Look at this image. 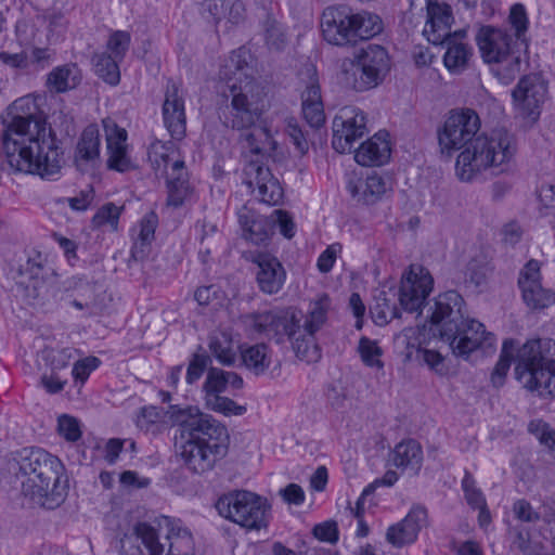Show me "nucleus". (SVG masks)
<instances>
[{
    "mask_svg": "<svg viewBox=\"0 0 555 555\" xmlns=\"http://www.w3.org/2000/svg\"><path fill=\"white\" fill-rule=\"evenodd\" d=\"M479 116L473 109L453 111L438 130L440 152L451 156L460 151L455 175L462 182H472L488 169L504 171L517 147L514 137L505 130L476 137Z\"/></svg>",
    "mask_w": 555,
    "mask_h": 555,
    "instance_id": "f257e3e1",
    "label": "nucleus"
},
{
    "mask_svg": "<svg viewBox=\"0 0 555 555\" xmlns=\"http://www.w3.org/2000/svg\"><path fill=\"white\" fill-rule=\"evenodd\" d=\"M13 117L2 135L10 167L18 172L54 179L62 168V151L50 127L36 116L37 105L23 96L11 106Z\"/></svg>",
    "mask_w": 555,
    "mask_h": 555,
    "instance_id": "f03ea898",
    "label": "nucleus"
},
{
    "mask_svg": "<svg viewBox=\"0 0 555 555\" xmlns=\"http://www.w3.org/2000/svg\"><path fill=\"white\" fill-rule=\"evenodd\" d=\"M248 52L233 51L220 69V78L229 85L231 102L227 122L232 129L254 127L269 106L266 88L254 77Z\"/></svg>",
    "mask_w": 555,
    "mask_h": 555,
    "instance_id": "7ed1b4c3",
    "label": "nucleus"
},
{
    "mask_svg": "<svg viewBox=\"0 0 555 555\" xmlns=\"http://www.w3.org/2000/svg\"><path fill=\"white\" fill-rule=\"evenodd\" d=\"M178 421L184 439L180 446V455L184 464L196 474L210 470L217 460L227 452V427L194 406L179 411Z\"/></svg>",
    "mask_w": 555,
    "mask_h": 555,
    "instance_id": "20e7f679",
    "label": "nucleus"
},
{
    "mask_svg": "<svg viewBox=\"0 0 555 555\" xmlns=\"http://www.w3.org/2000/svg\"><path fill=\"white\" fill-rule=\"evenodd\" d=\"M22 492L34 504L53 509L66 494L62 477L65 470L56 456L41 448L24 450L20 460Z\"/></svg>",
    "mask_w": 555,
    "mask_h": 555,
    "instance_id": "39448f33",
    "label": "nucleus"
},
{
    "mask_svg": "<svg viewBox=\"0 0 555 555\" xmlns=\"http://www.w3.org/2000/svg\"><path fill=\"white\" fill-rule=\"evenodd\" d=\"M320 28L327 43L349 47L380 34L383 22L374 13L366 11L354 13L348 7L332 5L322 12Z\"/></svg>",
    "mask_w": 555,
    "mask_h": 555,
    "instance_id": "423d86ee",
    "label": "nucleus"
},
{
    "mask_svg": "<svg viewBox=\"0 0 555 555\" xmlns=\"http://www.w3.org/2000/svg\"><path fill=\"white\" fill-rule=\"evenodd\" d=\"M516 378L529 390L555 395V340H528L517 350Z\"/></svg>",
    "mask_w": 555,
    "mask_h": 555,
    "instance_id": "0eeeda50",
    "label": "nucleus"
},
{
    "mask_svg": "<svg viewBox=\"0 0 555 555\" xmlns=\"http://www.w3.org/2000/svg\"><path fill=\"white\" fill-rule=\"evenodd\" d=\"M391 69L386 48L370 43L340 63V80L349 89L364 92L380 86Z\"/></svg>",
    "mask_w": 555,
    "mask_h": 555,
    "instance_id": "6e6552de",
    "label": "nucleus"
},
{
    "mask_svg": "<svg viewBox=\"0 0 555 555\" xmlns=\"http://www.w3.org/2000/svg\"><path fill=\"white\" fill-rule=\"evenodd\" d=\"M218 514L247 530L266 528L270 505L267 500L247 490H232L216 502Z\"/></svg>",
    "mask_w": 555,
    "mask_h": 555,
    "instance_id": "1a4fd4ad",
    "label": "nucleus"
},
{
    "mask_svg": "<svg viewBox=\"0 0 555 555\" xmlns=\"http://www.w3.org/2000/svg\"><path fill=\"white\" fill-rule=\"evenodd\" d=\"M247 328L273 339L276 344L289 341L296 357L300 359L298 317L294 309H274L248 313L243 317Z\"/></svg>",
    "mask_w": 555,
    "mask_h": 555,
    "instance_id": "9d476101",
    "label": "nucleus"
},
{
    "mask_svg": "<svg viewBox=\"0 0 555 555\" xmlns=\"http://www.w3.org/2000/svg\"><path fill=\"white\" fill-rule=\"evenodd\" d=\"M331 309L330 296L321 294L310 301L302 324L298 318L300 360L312 363L321 358L315 334L326 324Z\"/></svg>",
    "mask_w": 555,
    "mask_h": 555,
    "instance_id": "9b49d317",
    "label": "nucleus"
},
{
    "mask_svg": "<svg viewBox=\"0 0 555 555\" xmlns=\"http://www.w3.org/2000/svg\"><path fill=\"white\" fill-rule=\"evenodd\" d=\"M430 310L429 332L434 336L438 333L441 339H450L460 332L466 310L464 299L457 292L448 291L438 295Z\"/></svg>",
    "mask_w": 555,
    "mask_h": 555,
    "instance_id": "f8f14e48",
    "label": "nucleus"
},
{
    "mask_svg": "<svg viewBox=\"0 0 555 555\" xmlns=\"http://www.w3.org/2000/svg\"><path fill=\"white\" fill-rule=\"evenodd\" d=\"M332 146L340 154L350 152L354 142L369 131L367 115L361 108L349 105L341 107L333 119Z\"/></svg>",
    "mask_w": 555,
    "mask_h": 555,
    "instance_id": "ddd939ff",
    "label": "nucleus"
},
{
    "mask_svg": "<svg viewBox=\"0 0 555 555\" xmlns=\"http://www.w3.org/2000/svg\"><path fill=\"white\" fill-rule=\"evenodd\" d=\"M166 163L162 166L160 172L166 176L167 183V205L178 208L193 197V186L189 181V173L184 160L181 158L180 153L173 143Z\"/></svg>",
    "mask_w": 555,
    "mask_h": 555,
    "instance_id": "4468645a",
    "label": "nucleus"
},
{
    "mask_svg": "<svg viewBox=\"0 0 555 555\" xmlns=\"http://www.w3.org/2000/svg\"><path fill=\"white\" fill-rule=\"evenodd\" d=\"M106 147V167L117 172H127L134 168L127 130L112 117L102 119Z\"/></svg>",
    "mask_w": 555,
    "mask_h": 555,
    "instance_id": "2eb2a0df",
    "label": "nucleus"
},
{
    "mask_svg": "<svg viewBox=\"0 0 555 555\" xmlns=\"http://www.w3.org/2000/svg\"><path fill=\"white\" fill-rule=\"evenodd\" d=\"M517 113L524 118L537 120L547 95V82L539 74L522 77L513 90Z\"/></svg>",
    "mask_w": 555,
    "mask_h": 555,
    "instance_id": "dca6fc26",
    "label": "nucleus"
},
{
    "mask_svg": "<svg viewBox=\"0 0 555 555\" xmlns=\"http://www.w3.org/2000/svg\"><path fill=\"white\" fill-rule=\"evenodd\" d=\"M452 351L456 356H468L470 352L481 349L485 352L493 351L496 338L493 333L487 332L482 323L465 317L460 323V332L450 339Z\"/></svg>",
    "mask_w": 555,
    "mask_h": 555,
    "instance_id": "f3484780",
    "label": "nucleus"
},
{
    "mask_svg": "<svg viewBox=\"0 0 555 555\" xmlns=\"http://www.w3.org/2000/svg\"><path fill=\"white\" fill-rule=\"evenodd\" d=\"M434 280L427 269L418 264H412L402 276L399 301L408 312H417L429 296Z\"/></svg>",
    "mask_w": 555,
    "mask_h": 555,
    "instance_id": "a211bd4d",
    "label": "nucleus"
},
{
    "mask_svg": "<svg viewBox=\"0 0 555 555\" xmlns=\"http://www.w3.org/2000/svg\"><path fill=\"white\" fill-rule=\"evenodd\" d=\"M518 286L525 304L534 310L555 304V292L542 285L541 264L529 260L519 272Z\"/></svg>",
    "mask_w": 555,
    "mask_h": 555,
    "instance_id": "6ab92c4d",
    "label": "nucleus"
},
{
    "mask_svg": "<svg viewBox=\"0 0 555 555\" xmlns=\"http://www.w3.org/2000/svg\"><path fill=\"white\" fill-rule=\"evenodd\" d=\"M164 527L157 530L145 521L128 527L119 538L121 555H156L162 541Z\"/></svg>",
    "mask_w": 555,
    "mask_h": 555,
    "instance_id": "aec40b11",
    "label": "nucleus"
},
{
    "mask_svg": "<svg viewBox=\"0 0 555 555\" xmlns=\"http://www.w3.org/2000/svg\"><path fill=\"white\" fill-rule=\"evenodd\" d=\"M163 118L171 138L182 140L186 132L184 99L182 89L175 81H169L166 87Z\"/></svg>",
    "mask_w": 555,
    "mask_h": 555,
    "instance_id": "412c9836",
    "label": "nucleus"
},
{
    "mask_svg": "<svg viewBox=\"0 0 555 555\" xmlns=\"http://www.w3.org/2000/svg\"><path fill=\"white\" fill-rule=\"evenodd\" d=\"M245 175L247 184L257 189V196L262 203L274 206L282 202L283 188L268 167L258 160H250L245 167Z\"/></svg>",
    "mask_w": 555,
    "mask_h": 555,
    "instance_id": "4be33fe9",
    "label": "nucleus"
},
{
    "mask_svg": "<svg viewBox=\"0 0 555 555\" xmlns=\"http://www.w3.org/2000/svg\"><path fill=\"white\" fill-rule=\"evenodd\" d=\"M156 555H195V541L190 529L180 520L166 517Z\"/></svg>",
    "mask_w": 555,
    "mask_h": 555,
    "instance_id": "5701e85b",
    "label": "nucleus"
},
{
    "mask_svg": "<svg viewBox=\"0 0 555 555\" xmlns=\"http://www.w3.org/2000/svg\"><path fill=\"white\" fill-rule=\"evenodd\" d=\"M427 524V509L422 505H414L401 521L387 529L386 540L395 547L411 544Z\"/></svg>",
    "mask_w": 555,
    "mask_h": 555,
    "instance_id": "b1692460",
    "label": "nucleus"
},
{
    "mask_svg": "<svg viewBox=\"0 0 555 555\" xmlns=\"http://www.w3.org/2000/svg\"><path fill=\"white\" fill-rule=\"evenodd\" d=\"M476 42L486 63H492L514 52L515 41L506 30L483 26L476 36Z\"/></svg>",
    "mask_w": 555,
    "mask_h": 555,
    "instance_id": "393cba45",
    "label": "nucleus"
},
{
    "mask_svg": "<svg viewBox=\"0 0 555 555\" xmlns=\"http://www.w3.org/2000/svg\"><path fill=\"white\" fill-rule=\"evenodd\" d=\"M453 15L450 5L436 1L427 2V20L423 29L424 36L433 44H442L452 37L451 25Z\"/></svg>",
    "mask_w": 555,
    "mask_h": 555,
    "instance_id": "a878e982",
    "label": "nucleus"
},
{
    "mask_svg": "<svg viewBox=\"0 0 555 555\" xmlns=\"http://www.w3.org/2000/svg\"><path fill=\"white\" fill-rule=\"evenodd\" d=\"M254 262L258 267L256 281L260 291L268 295L279 293L286 279V272L279 259L270 254L260 253Z\"/></svg>",
    "mask_w": 555,
    "mask_h": 555,
    "instance_id": "bb28decb",
    "label": "nucleus"
},
{
    "mask_svg": "<svg viewBox=\"0 0 555 555\" xmlns=\"http://www.w3.org/2000/svg\"><path fill=\"white\" fill-rule=\"evenodd\" d=\"M387 132H377L363 142L354 154L356 162L361 166H382L386 164L391 154Z\"/></svg>",
    "mask_w": 555,
    "mask_h": 555,
    "instance_id": "cd10ccee",
    "label": "nucleus"
},
{
    "mask_svg": "<svg viewBox=\"0 0 555 555\" xmlns=\"http://www.w3.org/2000/svg\"><path fill=\"white\" fill-rule=\"evenodd\" d=\"M466 31L463 29L454 31L452 37L443 42L447 47L443 64L452 74L464 72L474 55L473 48L464 41Z\"/></svg>",
    "mask_w": 555,
    "mask_h": 555,
    "instance_id": "c85d7f7f",
    "label": "nucleus"
},
{
    "mask_svg": "<svg viewBox=\"0 0 555 555\" xmlns=\"http://www.w3.org/2000/svg\"><path fill=\"white\" fill-rule=\"evenodd\" d=\"M424 453L422 446L414 439H405L397 443L389 452L388 462L401 470H410L417 475L422 468Z\"/></svg>",
    "mask_w": 555,
    "mask_h": 555,
    "instance_id": "c756f323",
    "label": "nucleus"
},
{
    "mask_svg": "<svg viewBox=\"0 0 555 555\" xmlns=\"http://www.w3.org/2000/svg\"><path fill=\"white\" fill-rule=\"evenodd\" d=\"M348 190L353 198L366 205L382 199L390 190L389 181L382 176L374 173L365 179H358L348 183Z\"/></svg>",
    "mask_w": 555,
    "mask_h": 555,
    "instance_id": "7c9ffc66",
    "label": "nucleus"
},
{
    "mask_svg": "<svg viewBox=\"0 0 555 555\" xmlns=\"http://www.w3.org/2000/svg\"><path fill=\"white\" fill-rule=\"evenodd\" d=\"M101 135L99 127L88 125L81 132L75 150V162L78 165L95 164L100 159Z\"/></svg>",
    "mask_w": 555,
    "mask_h": 555,
    "instance_id": "2f4dec72",
    "label": "nucleus"
},
{
    "mask_svg": "<svg viewBox=\"0 0 555 555\" xmlns=\"http://www.w3.org/2000/svg\"><path fill=\"white\" fill-rule=\"evenodd\" d=\"M397 343L403 347L405 362L418 361L421 352L429 344L428 331L423 327H406L398 336Z\"/></svg>",
    "mask_w": 555,
    "mask_h": 555,
    "instance_id": "473e14b6",
    "label": "nucleus"
},
{
    "mask_svg": "<svg viewBox=\"0 0 555 555\" xmlns=\"http://www.w3.org/2000/svg\"><path fill=\"white\" fill-rule=\"evenodd\" d=\"M81 81V72L76 64H64L53 68L47 77L50 90L63 93L75 89Z\"/></svg>",
    "mask_w": 555,
    "mask_h": 555,
    "instance_id": "72a5a7b5",
    "label": "nucleus"
},
{
    "mask_svg": "<svg viewBox=\"0 0 555 555\" xmlns=\"http://www.w3.org/2000/svg\"><path fill=\"white\" fill-rule=\"evenodd\" d=\"M238 222L245 240L254 244H260L268 240V222L263 217L243 208L238 212Z\"/></svg>",
    "mask_w": 555,
    "mask_h": 555,
    "instance_id": "f704fd0d",
    "label": "nucleus"
},
{
    "mask_svg": "<svg viewBox=\"0 0 555 555\" xmlns=\"http://www.w3.org/2000/svg\"><path fill=\"white\" fill-rule=\"evenodd\" d=\"M244 365L256 375H262L272 363V350L267 344L248 346L241 351Z\"/></svg>",
    "mask_w": 555,
    "mask_h": 555,
    "instance_id": "c9c22d12",
    "label": "nucleus"
},
{
    "mask_svg": "<svg viewBox=\"0 0 555 555\" xmlns=\"http://www.w3.org/2000/svg\"><path fill=\"white\" fill-rule=\"evenodd\" d=\"M209 350L223 365H231L235 362L236 350L232 335L228 331H218L211 335Z\"/></svg>",
    "mask_w": 555,
    "mask_h": 555,
    "instance_id": "e433bc0d",
    "label": "nucleus"
},
{
    "mask_svg": "<svg viewBox=\"0 0 555 555\" xmlns=\"http://www.w3.org/2000/svg\"><path fill=\"white\" fill-rule=\"evenodd\" d=\"M246 147L256 155H270L276 147L270 130L263 126H254L244 139Z\"/></svg>",
    "mask_w": 555,
    "mask_h": 555,
    "instance_id": "4c0bfd02",
    "label": "nucleus"
},
{
    "mask_svg": "<svg viewBox=\"0 0 555 555\" xmlns=\"http://www.w3.org/2000/svg\"><path fill=\"white\" fill-rule=\"evenodd\" d=\"M300 82L301 105L312 103L323 104L319 76L313 65H308L301 70Z\"/></svg>",
    "mask_w": 555,
    "mask_h": 555,
    "instance_id": "58836bf2",
    "label": "nucleus"
},
{
    "mask_svg": "<svg viewBox=\"0 0 555 555\" xmlns=\"http://www.w3.org/2000/svg\"><path fill=\"white\" fill-rule=\"evenodd\" d=\"M93 66L95 74L105 82L116 86L120 80L119 63L115 56L107 54V52L96 53L93 59Z\"/></svg>",
    "mask_w": 555,
    "mask_h": 555,
    "instance_id": "ea45409f",
    "label": "nucleus"
},
{
    "mask_svg": "<svg viewBox=\"0 0 555 555\" xmlns=\"http://www.w3.org/2000/svg\"><path fill=\"white\" fill-rule=\"evenodd\" d=\"M165 416L163 409L154 405H147L140 409L134 422L140 430L157 434L165 427Z\"/></svg>",
    "mask_w": 555,
    "mask_h": 555,
    "instance_id": "a19ab883",
    "label": "nucleus"
},
{
    "mask_svg": "<svg viewBox=\"0 0 555 555\" xmlns=\"http://www.w3.org/2000/svg\"><path fill=\"white\" fill-rule=\"evenodd\" d=\"M492 72L503 85H509L521 69V57L515 51L499 61H493Z\"/></svg>",
    "mask_w": 555,
    "mask_h": 555,
    "instance_id": "79ce46f5",
    "label": "nucleus"
},
{
    "mask_svg": "<svg viewBox=\"0 0 555 555\" xmlns=\"http://www.w3.org/2000/svg\"><path fill=\"white\" fill-rule=\"evenodd\" d=\"M370 312L374 323L378 326L386 325L391 320L399 317V310L396 304L387 298L385 292L375 296Z\"/></svg>",
    "mask_w": 555,
    "mask_h": 555,
    "instance_id": "37998d69",
    "label": "nucleus"
},
{
    "mask_svg": "<svg viewBox=\"0 0 555 555\" xmlns=\"http://www.w3.org/2000/svg\"><path fill=\"white\" fill-rule=\"evenodd\" d=\"M516 343L513 339H506L503 343L502 351L491 374V383L495 387H501L504 384L506 374L509 370Z\"/></svg>",
    "mask_w": 555,
    "mask_h": 555,
    "instance_id": "c03bdc74",
    "label": "nucleus"
},
{
    "mask_svg": "<svg viewBox=\"0 0 555 555\" xmlns=\"http://www.w3.org/2000/svg\"><path fill=\"white\" fill-rule=\"evenodd\" d=\"M358 351L361 360L366 366L376 370H382L384 367V362L382 361L384 352L376 340H372L367 337H361L358 345Z\"/></svg>",
    "mask_w": 555,
    "mask_h": 555,
    "instance_id": "a18cd8bd",
    "label": "nucleus"
},
{
    "mask_svg": "<svg viewBox=\"0 0 555 555\" xmlns=\"http://www.w3.org/2000/svg\"><path fill=\"white\" fill-rule=\"evenodd\" d=\"M196 238L199 241L201 254H210V245L218 235V225L208 217L197 220L194 225Z\"/></svg>",
    "mask_w": 555,
    "mask_h": 555,
    "instance_id": "49530a36",
    "label": "nucleus"
},
{
    "mask_svg": "<svg viewBox=\"0 0 555 555\" xmlns=\"http://www.w3.org/2000/svg\"><path fill=\"white\" fill-rule=\"evenodd\" d=\"M122 207L113 203L104 204L92 218V224L95 228H106L109 231H117L118 221Z\"/></svg>",
    "mask_w": 555,
    "mask_h": 555,
    "instance_id": "de8ad7c7",
    "label": "nucleus"
},
{
    "mask_svg": "<svg viewBox=\"0 0 555 555\" xmlns=\"http://www.w3.org/2000/svg\"><path fill=\"white\" fill-rule=\"evenodd\" d=\"M262 27L267 46L270 49L281 50L286 41V35L282 24L275 18L268 16L263 21Z\"/></svg>",
    "mask_w": 555,
    "mask_h": 555,
    "instance_id": "09e8293b",
    "label": "nucleus"
},
{
    "mask_svg": "<svg viewBox=\"0 0 555 555\" xmlns=\"http://www.w3.org/2000/svg\"><path fill=\"white\" fill-rule=\"evenodd\" d=\"M206 406L217 413H221L225 416L243 415L246 412L245 405H240L232 399L222 396H209L205 401Z\"/></svg>",
    "mask_w": 555,
    "mask_h": 555,
    "instance_id": "8fccbe9b",
    "label": "nucleus"
},
{
    "mask_svg": "<svg viewBox=\"0 0 555 555\" xmlns=\"http://www.w3.org/2000/svg\"><path fill=\"white\" fill-rule=\"evenodd\" d=\"M508 24L515 33L514 36L516 40L524 41L529 26V18L527 11L521 3H515L511 7Z\"/></svg>",
    "mask_w": 555,
    "mask_h": 555,
    "instance_id": "3c124183",
    "label": "nucleus"
},
{
    "mask_svg": "<svg viewBox=\"0 0 555 555\" xmlns=\"http://www.w3.org/2000/svg\"><path fill=\"white\" fill-rule=\"evenodd\" d=\"M48 33L47 39L49 43H56L64 39L68 28V21L61 12H53L47 16Z\"/></svg>",
    "mask_w": 555,
    "mask_h": 555,
    "instance_id": "603ef678",
    "label": "nucleus"
},
{
    "mask_svg": "<svg viewBox=\"0 0 555 555\" xmlns=\"http://www.w3.org/2000/svg\"><path fill=\"white\" fill-rule=\"evenodd\" d=\"M131 37L127 31L116 30L111 34L106 42L107 54L122 61L130 46Z\"/></svg>",
    "mask_w": 555,
    "mask_h": 555,
    "instance_id": "864d4df0",
    "label": "nucleus"
},
{
    "mask_svg": "<svg viewBox=\"0 0 555 555\" xmlns=\"http://www.w3.org/2000/svg\"><path fill=\"white\" fill-rule=\"evenodd\" d=\"M78 350L72 347L52 349L48 352L47 360L52 371L67 367L75 360Z\"/></svg>",
    "mask_w": 555,
    "mask_h": 555,
    "instance_id": "5fc2aeb1",
    "label": "nucleus"
},
{
    "mask_svg": "<svg viewBox=\"0 0 555 555\" xmlns=\"http://www.w3.org/2000/svg\"><path fill=\"white\" fill-rule=\"evenodd\" d=\"M225 371L210 369L204 384L205 399L211 396H219L225 390L227 377Z\"/></svg>",
    "mask_w": 555,
    "mask_h": 555,
    "instance_id": "6e6d98bb",
    "label": "nucleus"
},
{
    "mask_svg": "<svg viewBox=\"0 0 555 555\" xmlns=\"http://www.w3.org/2000/svg\"><path fill=\"white\" fill-rule=\"evenodd\" d=\"M100 364L101 360L92 356L77 360L74 363L72 375L76 382L83 384L90 374L100 366Z\"/></svg>",
    "mask_w": 555,
    "mask_h": 555,
    "instance_id": "4d7b16f0",
    "label": "nucleus"
},
{
    "mask_svg": "<svg viewBox=\"0 0 555 555\" xmlns=\"http://www.w3.org/2000/svg\"><path fill=\"white\" fill-rule=\"evenodd\" d=\"M539 210L543 215H554L555 229V185L543 184L538 192Z\"/></svg>",
    "mask_w": 555,
    "mask_h": 555,
    "instance_id": "13d9d810",
    "label": "nucleus"
},
{
    "mask_svg": "<svg viewBox=\"0 0 555 555\" xmlns=\"http://www.w3.org/2000/svg\"><path fill=\"white\" fill-rule=\"evenodd\" d=\"M57 430L59 434L67 441H77L81 437L79 422L73 416H60Z\"/></svg>",
    "mask_w": 555,
    "mask_h": 555,
    "instance_id": "bf43d9fd",
    "label": "nucleus"
},
{
    "mask_svg": "<svg viewBox=\"0 0 555 555\" xmlns=\"http://www.w3.org/2000/svg\"><path fill=\"white\" fill-rule=\"evenodd\" d=\"M462 487L465 493V499L472 507L479 508L487 505L482 492L475 487V481L470 475L467 474L464 477Z\"/></svg>",
    "mask_w": 555,
    "mask_h": 555,
    "instance_id": "052dcab7",
    "label": "nucleus"
},
{
    "mask_svg": "<svg viewBox=\"0 0 555 555\" xmlns=\"http://www.w3.org/2000/svg\"><path fill=\"white\" fill-rule=\"evenodd\" d=\"M157 222V216L154 212H149L140 221L138 240L140 241L141 247L149 245L154 240Z\"/></svg>",
    "mask_w": 555,
    "mask_h": 555,
    "instance_id": "680f3d73",
    "label": "nucleus"
},
{
    "mask_svg": "<svg viewBox=\"0 0 555 555\" xmlns=\"http://www.w3.org/2000/svg\"><path fill=\"white\" fill-rule=\"evenodd\" d=\"M341 250L343 246L339 243H334L327 246V248L322 251L318 258L317 266L319 271L322 273H328L333 269L334 263Z\"/></svg>",
    "mask_w": 555,
    "mask_h": 555,
    "instance_id": "e2e57ef3",
    "label": "nucleus"
},
{
    "mask_svg": "<svg viewBox=\"0 0 555 555\" xmlns=\"http://www.w3.org/2000/svg\"><path fill=\"white\" fill-rule=\"evenodd\" d=\"M511 547L519 551L522 555H535L542 551L540 543H532L528 532L517 531Z\"/></svg>",
    "mask_w": 555,
    "mask_h": 555,
    "instance_id": "0e129e2a",
    "label": "nucleus"
},
{
    "mask_svg": "<svg viewBox=\"0 0 555 555\" xmlns=\"http://www.w3.org/2000/svg\"><path fill=\"white\" fill-rule=\"evenodd\" d=\"M301 112L305 120L313 128H319L325 122V113L323 104L301 105Z\"/></svg>",
    "mask_w": 555,
    "mask_h": 555,
    "instance_id": "69168bd1",
    "label": "nucleus"
},
{
    "mask_svg": "<svg viewBox=\"0 0 555 555\" xmlns=\"http://www.w3.org/2000/svg\"><path fill=\"white\" fill-rule=\"evenodd\" d=\"M513 512L515 517L521 521L535 522L540 519L539 513L526 500L516 501L513 505Z\"/></svg>",
    "mask_w": 555,
    "mask_h": 555,
    "instance_id": "338daca9",
    "label": "nucleus"
},
{
    "mask_svg": "<svg viewBox=\"0 0 555 555\" xmlns=\"http://www.w3.org/2000/svg\"><path fill=\"white\" fill-rule=\"evenodd\" d=\"M430 370L437 374L443 375L446 370L443 365V357L436 350L424 348L421 352V359Z\"/></svg>",
    "mask_w": 555,
    "mask_h": 555,
    "instance_id": "774afa93",
    "label": "nucleus"
}]
</instances>
